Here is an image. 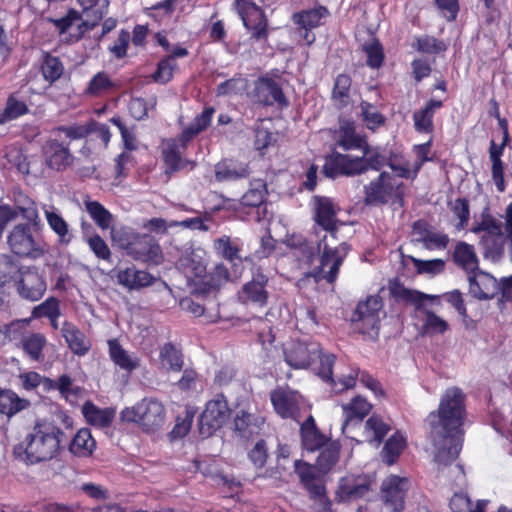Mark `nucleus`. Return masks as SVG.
Masks as SVG:
<instances>
[{"label":"nucleus","mask_w":512,"mask_h":512,"mask_svg":"<svg viewBox=\"0 0 512 512\" xmlns=\"http://www.w3.org/2000/svg\"><path fill=\"white\" fill-rule=\"evenodd\" d=\"M466 418V395L459 387H449L441 396L437 410L425 419L437 450L434 461L447 467L457 458L462 449Z\"/></svg>","instance_id":"obj_1"},{"label":"nucleus","mask_w":512,"mask_h":512,"mask_svg":"<svg viewBox=\"0 0 512 512\" xmlns=\"http://www.w3.org/2000/svg\"><path fill=\"white\" fill-rule=\"evenodd\" d=\"M67 443L68 436L59 426L37 420L24 440L14 446L13 455L27 465H34L58 457Z\"/></svg>","instance_id":"obj_2"},{"label":"nucleus","mask_w":512,"mask_h":512,"mask_svg":"<svg viewBox=\"0 0 512 512\" xmlns=\"http://www.w3.org/2000/svg\"><path fill=\"white\" fill-rule=\"evenodd\" d=\"M119 249L136 261L158 266L164 255L158 240L150 234H141L131 228L119 230L113 237Z\"/></svg>","instance_id":"obj_3"},{"label":"nucleus","mask_w":512,"mask_h":512,"mask_svg":"<svg viewBox=\"0 0 512 512\" xmlns=\"http://www.w3.org/2000/svg\"><path fill=\"white\" fill-rule=\"evenodd\" d=\"M326 240L327 235L317 243L306 240L297 252L299 259L310 266L322 250L320 265L316 268L315 277H322L329 284H333L338 277L344 256L340 255L338 247L329 246Z\"/></svg>","instance_id":"obj_4"},{"label":"nucleus","mask_w":512,"mask_h":512,"mask_svg":"<svg viewBox=\"0 0 512 512\" xmlns=\"http://www.w3.org/2000/svg\"><path fill=\"white\" fill-rule=\"evenodd\" d=\"M391 294L397 301L413 304L415 309L424 315L420 329L421 335L433 336L444 334L449 329V324L446 320L438 316L434 311L424 307V300H437V295H427L420 291L406 288L403 285L392 287Z\"/></svg>","instance_id":"obj_5"},{"label":"nucleus","mask_w":512,"mask_h":512,"mask_svg":"<svg viewBox=\"0 0 512 512\" xmlns=\"http://www.w3.org/2000/svg\"><path fill=\"white\" fill-rule=\"evenodd\" d=\"M503 224L488 210L481 214V220L474 224L471 232L484 234L480 237L479 245L483 249L485 258L493 261L500 260L505 251V237L502 231Z\"/></svg>","instance_id":"obj_6"},{"label":"nucleus","mask_w":512,"mask_h":512,"mask_svg":"<svg viewBox=\"0 0 512 512\" xmlns=\"http://www.w3.org/2000/svg\"><path fill=\"white\" fill-rule=\"evenodd\" d=\"M363 191L366 205H385L391 199L401 206L404 205L405 185L402 182L396 183L389 172L382 171L377 178L364 186Z\"/></svg>","instance_id":"obj_7"},{"label":"nucleus","mask_w":512,"mask_h":512,"mask_svg":"<svg viewBox=\"0 0 512 512\" xmlns=\"http://www.w3.org/2000/svg\"><path fill=\"white\" fill-rule=\"evenodd\" d=\"M165 416L164 405L155 398H143L134 406L126 407L120 413L123 421L138 423L146 432H154L162 427Z\"/></svg>","instance_id":"obj_8"},{"label":"nucleus","mask_w":512,"mask_h":512,"mask_svg":"<svg viewBox=\"0 0 512 512\" xmlns=\"http://www.w3.org/2000/svg\"><path fill=\"white\" fill-rule=\"evenodd\" d=\"M191 141L184 140L180 133L177 137H171L161 142V158L165 167V174H175L181 170H193L197 163L184 157Z\"/></svg>","instance_id":"obj_9"},{"label":"nucleus","mask_w":512,"mask_h":512,"mask_svg":"<svg viewBox=\"0 0 512 512\" xmlns=\"http://www.w3.org/2000/svg\"><path fill=\"white\" fill-rule=\"evenodd\" d=\"M249 97L253 103L263 107L276 106L283 110L290 105L281 83L269 75H262L254 81V87L249 93Z\"/></svg>","instance_id":"obj_10"},{"label":"nucleus","mask_w":512,"mask_h":512,"mask_svg":"<svg viewBox=\"0 0 512 512\" xmlns=\"http://www.w3.org/2000/svg\"><path fill=\"white\" fill-rule=\"evenodd\" d=\"M235 9L243 26L255 41H267L269 36L268 19L265 11L254 0H235Z\"/></svg>","instance_id":"obj_11"},{"label":"nucleus","mask_w":512,"mask_h":512,"mask_svg":"<svg viewBox=\"0 0 512 512\" xmlns=\"http://www.w3.org/2000/svg\"><path fill=\"white\" fill-rule=\"evenodd\" d=\"M329 15L328 8L323 5L303 9L292 14L291 20L296 26V32L302 44L311 46L315 42L316 36L313 33V29L322 26Z\"/></svg>","instance_id":"obj_12"},{"label":"nucleus","mask_w":512,"mask_h":512,"mask_svg":"<svg viewBox=\"0 0 512 512\" xmlns=\"http://www.w3.org/2000/svg\"><path fill=\"white\" fill-rule=\"evenodd\" d=\"M7 245L10 251L19 257L37 259L44 254V250L32 234L29 222L17 224L9 231Z\"/></svg>","instance_id":"obj_13"},{"label":"nucleus","mask_w":512,"mask_h":512,"mask_svg":"<svg viewBox=\"0 0 512 512\" xmlns=\"http://www.w3.org/2000/svg\"><path fill=\"white\" fill-rule=\"evenodd\" d=\"M269 277L261 267L252 271V278L244 283L237 293L241 304L251 305L256 308H264L268 305L270 293L267 289Z\"/></svg>","instance_id":"obj_14"},{"label":"nucleus","mask_w":512,"mask_h":512,"mask_svg":"<svg viewBox=\"0 0 512 512\" xmlns=\"http://www.w3.org/2000/svg\"><path fill=\"white\" fill-rule=\"evenodd\" d=\"M229 415L230 409L225 396L223 394L216 395L214 399L206 403L205 409L199 417L201 434L212 435L226 423Z\"/></svg>","instance_id":"obj_15"},{"label":"nucleus","mask_w":512,"mask_h":512,"mask_svg":"<svg viewBox=\"0 0 512 512\" xmlns=\"http://www.w3.org/2000/svg\"><path fill=\"white\" fill-rule=\"evenodd\" d=\"M284 361L295 370L309 369L320 356V344L300 340L290 342L283 350Z\"/></svg>","instance_id":"obj_16"},{"label":"nucleus","mask_w":512,"mask_h":512,"mask_svg":"<svg viewBox=\"0 0 512 512\" xmlns=\"http://www.w3.org/2000/svg\"><path fill=\"white\" fill-rule=\"evenodd\" d=\"M322 171L327 178L335 179L338 176L352 177L361 175L365 173V168H363L359 157H352L348 154L333 151L325 157Z\"/></svg>","instance_id":"obj_17"},{"label":"nucleus","mask_w":512,"mask_h":512,"mask_svg":"<svg viewBox=\"0 0 512 512\" xmlns=\"http://www.w3.org/2000/svg\"><path fill=\"white\" fill-rule=\"evenodd\" d=\"M301 395L289 387H277L270 393L274 411L282 419L299 421L301 412Z\"/></svg>","instance_id":"obj_18"},{"label":"nucleus","mask_w":512,"mask_h":512,"mask_svg":"<svg viewBox=\"0 0 512 512\" xmlns=\"http://www.w3.org/2000/svg\"><path fill=\"white\" fill-rule=\"evenodd\" d=\"M20 298L35 302L40 300L46 292V281L36 266H26L16 285L14 286Z\"/></svg>","instance_id":"obj_19"},{"label":"nucleus","mask_w":512,"mask_h":512,"mask_svg":"<svg viewBox=\"0 0 512 512\" xmlns=\"http://www.w3.org/2000/svg\"><path fill=\"white\" fill-rule=\"evenodd\" d=\"M409 489V480L406 477L390 475L383 480L381 497L384 505L391 512H400L404 509L406 493Z\"/></svg>","instance_id":"obj_20"},{"label":"nucleus","mask_w":512,"mask_h":512,"mask_svg":"<svg viewBox=\"0 0 512 512\" xmlns=\"http://www.w3.org/2000/svg\"><path fill=\"white\" fill-rule=\"evenodd\" d=\"M383 307L382 298L378 295H369L360 301L352 314L351 321L362 324V333L378 329L380 324L379 312Z\"/></svg>","instance_id":"obj_21"},{"label":"nucleus","mask_w":512,"mask_h":512,"mask_svg":"<svg viewBox=\"0 0 512 512\" xmlns=\"http://www.w3.org/2000/svg\"><path fill=\"white\" fill-rule=\"evenodd\" d=\"M470 295L477 300H491L499 293V282L480 267L467 275Z\"/></svg>","instance_id":"obj_22"},{"label":"nucleus","mask_w":512,"mask_h":512,"mask_svg":"<svg viewBox=\"0 0 512 512\" xmlns=\"http://www.w3.org/2000/svg\"><path fill=\"white\" fill-rule=\"evenodd\" d=\"M314 204L315 222L327 231L332 238L337 239V213L339 207H337L331 198L326 196H315Z\"/></svg>","instance_id":"obj_23"},{"label":"nucleus","mask_w":512,"mask_h":512,"mask_svg":"<svg viewBox=\"0 0 512 512\" xmlns=\"http://www.w3.org/2000/svg\"><path fill=\"white\" fill-rule=\"evenodd\" d=\"M265 421V417L261 414L240 409L236 411L233 418V430L238 437L248 440L260 435Z\"/></svg>","instance_id":"obj_24"},{"label":"nucleus","mask_w":512,"mask_h":512,"mask_svg":"<svg viewBox=\"0 0 512 512\" xmlns=\"http://www.w3.org/2000/svg\"><path fill=\"white\" fill-rule=\"evenodd\" d=\"M43 153L47 166L56 171L66 170L74 161L69 143L64 145L57 139L48 140L43 148Z\"/></svg>","instance_id":"obj_25"},{"label":"nucleus","mask_w":512,"mask_h":512,"mask_svg":"<svg viewBox=\"0 0 512 512\" xmlns=\"http://www.w3.org/2000/svg\"><path fill=\"white\" fill-rule=\"evenodd\" d=\"M370 489L368 481L361 476H345L340 479L336 499L349 502L364 497Z\"/></svg>","instance_id":"obj_26"},{"label":"nucleus","mask_w":512,"mask_h":512,"mask_svg":"<svg viewBox=\"0 0 512 512\" xmlns=\"http://www.w3.org/2000/svg\"><path fill=\"white\" fill-rule=\"evenodd\" d=\"M61 334L73 354L84 356L90 351L91 341L74 323L64 321L61 327Z\"/></svg>","instance_id":"obj_27"},{"label":"nucleus","mask_w":512,"mask_h":512,"mask_svg":"<svg viewBox=\"0 0 512 512\" xmlns=\"http://www.w3.org/2000/svg\"><path fill=\"white\" fill-rule=\"evenodd\" d=\"M451 260L454 265L463 270L466 275L477 270L480 265L475 247L465 241L456 242L451 253Z\"/></svg>","instance_id":"obj_28"},{"label":"nucleus","mask_w":512,"mask_h":512,"mask_svg":"<svg viewBox=\"0 0 512 512\" xmlns=\"http://www.w3.org/2000/svg\"><path fill=\"white\" fill-rule=\"evenodd\" d=\"M214 172L218 182H228L247 178L250 168L236 159L225 158L215 164Z\"/></svg>","instance_id":"obj_29"},{"label":"nucleus","mask_w":512,"mask_h":512,"mask_svg":"<svg viewBox=\"0 0 512 512\" xmlns=\"http://www.w3.org/2000/svg\"><path fill=\"white\" fill-rule=\"evenodd\" d=\"M118 284L128 290H138L148 287L155 282V277L147 271L138 270L135 266L118 269L116 271Z\"/></svg>","instance_id":"obj_30"},{"label":"nucleus","mask_w":512,"mask_h":512,"mask_svg":"<svg viewBox=\"0 0 512 512\" xmlns=\"http://www.w3.org/2000/svg\"><path fill=\"white\" fill-rule=\"evenodd\" d=\"M443 105L442 100L431 98L422 108L416 110L412 115L415 130L419 133H432L434 131L433 118L435 112Z\"/></svg>","instance_id":"obj_31"},{"label":"nucleus","mask_w":512,"mask_h":512,"mask_svg":"<svg viewBox=\"0 0 512 512\" xmlns=\"http://www.w3.org/2000/svg\"><path fill=\"white\" fill-rule=\"evenodd\" d=\"M25 267L26 265H22L14 256L2 254L0 256V290L4 292L6 288H14Z\"/></svg>","instance_id":"obj_32"},{"label":"nucleus","mask_w":512,"mask_h":512,"mask_svg":"<svg viewBox=\"0 0 512 512\" xmlns=\"http://www.w3.org/2000/svg\"><path fill=\"white\" fill-rule=\"evenodd\" d=\"M213 249L217 256L228 261L233 266L242 263V243L239 239H232L228 235H222L214 239Z\"/></svg>","instance_id":"obj_33"},{"label":"nucleus","mask_w":512,"mask_h":512,"mask_svg":"<svg viewBox=\"0 0 512 512\" xmlns=\"http://www.w3.org/2000/svg\"><path fill=\"white\" fill-rule=\"evenodd\" d=\"M31 402L20 397L15 391L0 387V414L11 419L30 407Z\"/></svg>","instance_id":"obj_34"},{"label":"nucleus","mask_w":512,"mask_h":512,"mask_svg":"<svg viewBox=\"0 0 512 512\" xmlns=\"http://www.w3.org/2000/svg\"><path fill=\"white\" fill-rule=\"evenodd\" d=\"M300 433L302 444L309 451L318 450L328 443L326 436L317 428L312 415L301 424Z\"/></svg>","instance_id":"obj_35"},{"label":"nucleus","mask_w":512,"mask_h":512,"mask_svg":"<svg viewBox=\"0 0 512 512\" xmlns=\"http://www.w3.org/2000/svg\"><path fill=\"white\" fill-rule=\"evenodd\" d=\"M69 451L77 457H89L96 449V441L88 428H81L67 445Z\"/></svg>","instance_id":"obj_36"},{"label":"nucleus","mask_w":512,"mask_h":512,"mask_svg":"<svg viewBox=\"0 0 512 512\" xmlns=\"http://www.w3.org/2000/svg\"><path fill=\"white\" fill-rule=\"evenodd\" d=\"M40 72L45 82L52 86L63 76L65 67L59 57L52 55L50 52L43 51Z\"/></svg>","instance_id":"obj_37"},{"label":"nucleus","mask_w":512,"mask_h":512,"mask_svg":"<svg viewBox=\"0 0 512 512\" xmlns=\"http://www.w3.org/2000/svg\"><path fill=\"white\" fill-rule=\"evenodd\" d=\"M337 145L345 151L360 149L364 155L368 154L369 145L364 135H359L352 124L341 126Z\"/></svg>","instance_id":"obj_38"},{"label":"nucleus","mask_w":512,"mask_h":512,"mask_svg":"<svg viewBox=\"0 0 512 512\" xmlns=\"http://www.w3.org/2000/svg\"><path fill=\"white\" fill-rule=\"evenodd\" d=\"M352 78L350 75L338 74L334 80L331 99L339 110L347 107L351 100Z\"/></svg>","instance_id":"obj_39"},{"label":"nucleus","mask_w":512,"mask_h":512,"mask_svg":"<svg viewBox=\"0 0 512 512\" xmlns=\"http://www.w3.org/2000/svg\"><path fill=\"white\" fill-rule=\"evenodd\" d=\"M88 127L90 131L85 142L88 148L94 150L106 149L111 139L109 127L93 119L88 121Z\"/></svg>","instance_id":"obj_40"},{"label":"nucleus","mask_w":512,"mask_h":512,"mask_svg":"<svg viewBox=\"0 0 512 512\" xmlns=\"http://www.w3.org/2000/svg\"><path fill=\"white\" fill-rule=\"evenodd\" d=\"M108 347L110 359L120 369L132 372L139 367V359L137 357H131L117 339L109 340Z\"/></svg>","instance_id":"obj_41"},{"label":"nucleus","mask_w":512,"mask_h":512,"mask_svg":"<svg viewBox=\"0 0 512 512\" xmlns=\"http://www.w3.org/2000/svg\"><path fill=\"white\" fill-rule=\"evenodd\" d=\"M20 343L24 353L30 360L36 362L44 360L43 350L47 345V338L44 334L33 332L23 336Z\"/></svg>","instance_id":"obj_42"},{"label":"nucleus","mask_w":512,"mask_h":512,"mask_svg":"<svg viewBox=\"0 0 512 512\" xmlns=\"http://www.w3.org/2000/svg\"><path fill=\"white\" fill-rule=\"evenodd\" d=\"M215 111L214 107L208 106L200 114L196 115L193 121L181 132L184 140L192 141L201 132L205 131L210 126Z\"/></svg>","instance_id":"obj_43"},{"label":"nucleus","mask_w":512,"mask_h":512,"mask_svg":"<svg viewBox=\"0 0 512 512\" xmlns=\"http://www.w3.org/2000/svg\"><path fill=\"white\" fill-rule=\"evenodd\" d=\"M29 112L27 103L19 99L16 93H11L6 99L4 109L0 112V125L16 120Z\"/></svg>","instance_id":"obj_44"},{"label":"nucleus","mask_w":512,"mask_h":512,"mask_svg":"<svg viewBox=\"0 0 512 512\" xmlns=\"http://www.w3.org/2000/svg\"><path fill=\"white\" fill-rule=\"evenodd\" d=\"M118 85L110 78L107 72H97L89 81L85 94L92 97H100L104 94L114 92Z\"/></svg>","instance_id":"obj_45"},{"label":"nucleus","mask_w":512,"mask_h":512,"mask_svg":"<svg viewBox=\"0 0 512 512\" xmlns=\"http://www.w3.org/2000/svg\"><path fill=\"white\" fill-rule=\"evenodd\" d=\"M14 207L17 210V216H21L29 223L35 224L39 218L38 209L35 201L22 191H14Z\"/></svg>","instance_id":"obj_46"},{"label":"nucleus","mask_w":512,"mask_h":512,"mask_svg":"<svg viewBox=\"0 0 512 512\" xmlns=\"http://www.w3.org/2000/svg\"><path fill=\"white\" fill-rule=\"evenodd\" d=\"M266 196V184L263 182H259L257 187H252L246 193H244L240 200V203L243 206L257 208L259 210L263 206V204H265ZM262 212L263 216L261 217L260 212L258 211V221L265 219L266 206L263 207Z\"/></svg>","instance_id":"obj_47"},{"label":"nucleus","mask_w":512,"mask_h":512,"mask_svg":"<svg viewBox=\"0 0 512 512\" xmlns=\"http://www.w3.org/2000/svg\"><path fill=\"white\" fill-rule=\"evenodd\" d=\"M345 423L362 421L371 411L372 405L363 397L355 396L349 403L342 406Z\"/></svg>","instance_id":"obj_48"},{"label":"nucleus","mask_w":512,"mask_h":512,"mask_svg":"<svg viewBox=\"0 0 512 512\" xmlns=\"http://www.w3.org/2000/svg\"><path fill=\"white\" fill-rule=\"evenodd\" d=\"M340 445L337 442H328L322 448L316 459V467L322 473L329 472L338 462Z\"/></svg>","instance_id":"obj_49"},{"label":"nucleus","mask_w":512,"mask_h":512,"mask_svg":"<svg viewBox=\"0 0 512 512\" xmlns=\"http://www.w3.org/2000/svg\"><path fill=\"white\" fill-rule=\"evenodd\" d=\"M83 413L87 421L101 428L109 427L114 419V411L111 409H101L92 403L85 404Z\"/></svg>","instance_id":"obj_50"},{"label":"nucleus","mask_w":512,"mask_h":512,"mask_svg":"<svg viewBox=\"0 0 512 512\" xmlns=\"http://www.w3.org/2000/svg\"><path fill=\"white\" fill-rule=\"evenodd\" d=\"M405 447L406 438L398 433L393 434L383 446L382 460L388 465H393L397 462Z\"/></svg>","instance_id":"obj_51"},{"label":"nucleus","mask_w":512,"mask_h":512,"mask_svg":"<svg viewBox=\"0 0 512 512\" xmlns=\"http://www.w3.org/2000/svg\"><path fill=\"white\" fill-rule=\"evenodd\" d=\"M160 360L163 365L174 372H180L183 368V353L180 348L171 342L165 343L160 349Z\"/></svg>","instance_id":"obj_52"},{"label":"nucleus","mask_w":512,"mask_h":512,"mask_svg":"<svg viewBox=\"0 0 512 512\" xmlns=\"http://www.w3.org/2000/svg\"><path fill=\"white\" fill-rule=\"evenodd\" d=\"M359 106L361 109L362 120L369 130L376 131L385 125V115L382 114L374 104L363 100L360 102Z\"/></svg>","instance_id":"obj_53"},{"label":"nucleus","mask_w":512,"mask_h":512,"mask_svg":"<svg viewBox=\"0 0 512 512\" xmlns=\"http://www.w3.org/2000/svg\"><path fill=\"white\" fill-rule=\"evenodd\" d=\"M85 209L95 224L105 230L108 229L112 222V214L98 201H84Z\"/></svg>","instance_id":"obj_54"},{"label":"nucleus","mask_w":512,"mask_h":512,"mask_svg":"<svg viewBox=\"0 0 512 512\" xmlns=\"http://www.w3.org/2000/svg\"><path fill=\"white\" fill-rule=\"evenodd\" d=\"M247 87V79L242 74L236 73L230 79L221 82L216 87V96H235L242 94Z\"/></svg>","instance_id":"obj_55"},{"label":"nucleus","mask_w":512,"mask_h":512,"mask_svg":"<svg viewBox=\"0 0 512 512\" xmlns=\"http://www.w3.org/2000/svg\"><path fill=\"white\" fill-rule=\"evenodd\" d=\"M411 46L414 50L423 54H439L446 50V45L443 41L430 35L414 37Z\"/></svg>","instance_id":"obj_56"},{"label":"nucleus","mask_w":512,"mask_h":512,"mask_svg":"<svg viewBox=\"0 0 512 512\" xmlns=\"http://www.w3.org/2000/svg\"><path fill=\"white\" fill-rule=\"evenodd\" d=\"M45 217L49 227L58 236L59 241L64 244L70 243L72 235L69 233L68 224L65 219L55 211H45Z\"/></svg>","instance_id":"obj_57"},{"label":"nucleus","mask_w":512,"mask_h":512,"mask_svg":"<svg viewBox=\"0 0 512 512\" xmlns=\"http://www.w3.org/2000/svg\"><path fill=\"white\" fill-rule=\"evenodd\" d=\"M367 59L366 64L372 69L380 68L385 59L384 49L381 42L377 38H372L369 42L363 45Z\"/></svg>","instance_id":"obj_58"},{"label":"nucleus","mask_w":512,"mask_h":512,"mask_svg":"<svg viewBox=\"0 0 512 512\" xmlns=\"http://www.w3.org/2000/svg\"><path fill=\"white\" fill-rule=\"evenodd\" d=\"M177 69V62H172L167 57L161 58L157 65L155 71L151 74V79L153 82L165 85L169 83L174 77V71Z\"/></svg>","instance_id":"obj_59"},{"label":"nucleus","mask_w":512,"mask_h":512,"mask_svg":"<svg viewBox=\"0 0 512 512\" xmlns=\"http://www.w3.org/2000/svg\"><path fill=\"white\" fill-rule=\"evenodd\" d=\"M32 317L35 319L46 317L49 320L59 318L61 315L60 301L56 297H48L41 304L32 309Z\"/></svg>","instance_id":"obj_60"},{"label":"nucleus","mask_w":512,"mask_h":512,"mask_svg":"<svg viewBox=\"0 0 512 512\" xmlns=\"http://www.w3.org/2000/svg\"><path fill=\"white\" fill-rule=\"evenodd\" d=\"M296 472L300 478V482L303 487L308 491L314 490L318 486L324 485L320 480L317 479L314 468L307 464L295 461Z\"/></svg>","instance_id":"obj_61"},{"label":"nucleus","mask_w":512,"mask_h":512,"mask_svg":"<svg viewBox=\"0 0 512 512\" xmlns=\"http://www.w3.org/2000/svg\"><path fill=\"white\" fill-rule=\"evenodd\" d=\"M82 13L74 8H69L66 14L60 18H47V21L54 25L59 35L67 33L75 22L80 21Z\"/></svg>","instance_id":"obj_62"},{"label":"nucleus","mask_w":512,"mask_h":512,"mask_svg":"<svg viewBox=\"0 0 512 512\" xmlns=\"http://www.w3.org/2000/svg\"><path fill=\"white\" fill-rule=\"evenodd\" d=\"M83 14L86 16V18H81L80 23L77 25V32L71 36L74 42L80 41L87 32L93 30L96 26H98L103 20V18L106 16L101 14L100 12H89Z\"/></svg>","instance_id":"obj_63"},{"label":"nucleus","mask_w":512,"mask_h":512,"mask_svg":"<svg viewBox=\"0 0 512 512\" xmlns=\"http://www.w3.org/2000/svg\"><path fill=\"white\" fill-rule=\"evenodd\" d=\"M410 258L418 274L437 275L445 270L446 263L443 259L421 260L414 257Z\"/></svg>","instance_id":"obj_64"}]
</instances>
